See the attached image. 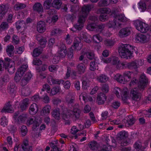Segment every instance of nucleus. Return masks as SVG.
Segmentation results:
<instances>
[{
    "label": "nucleus",
    "mask_w": 151,
    "mask_h": 151,
    "mask_svg": "<svg viewBox=\"0 0 151 151\" xmlns=\"http://www.w3.org/2000/svg\"><path fill=\"white\" fill-rule=\"evenodd\" d=\"M114 91L117 97L121 98L124 102L131 98L134 100L138 101L141 97L140 94L138 92V91L135 88H132L130 93L127 88H124L121 89L118 87H115Z\"/></svg>",
    "instance_id": "nucleus-1"
},
{
    "label": "nucleus",
    "mask_w": 151,
    "mask_h": 151,
    "mask_svg": "<svg viewBox=\"0 0 151 151\" xmlns=\"http://www.w3.org/2000/svg\"><path fill=\"white\" fill-rule=\"evenodd\" d=\"M113 59L115 62L117 61L116 63L114 64L116 65L118 68H127L130 69H136L142 66L144 63V60L142 59L135 60L129 63H123L120 62L118 60V58H114Z\"/></svg>",
    "instance_id": "nucleus-2"
},
{
    "label": "nucleus",
    "mask_w": 151,
    "mask_h": 151,
    "mask_svg": "<svg viewBox=\"0 0 151 151\" xmlns=\"http://www.w3.org/2000/svg\"><path fill=\"white\" fill-rule=\"evenodd\" d=\"M93 7L92 5L84 6L82 8L81 14L79 17L78 23L71 29L73 32L81 29L83 27V23L88 13Z\"/></svg>",
    "instance_id": "nucleus-3"
},
{
    "label": "nucleus",
    "mask_w": 151,
    "mask_h": 151,
    "mask_svg": "<svg viewBox=\"0 0 151 151\" xmlns=\"http://www.w3.org/2000/svg\"><path fill=\"white\" fill-rule=\"evenodd\" d=\"M114 17V22H110L107 26L109 28H115L116 27L120 26L122 24L121 22H124L128 21V19L123 14H116V13H113L112 14Z\"/></svg>",
    "instance_id": "nucleus-4"
},
{
    "label": "nucleus",
    "mask_w": 151,
    "mask_h": 151,
    "mask_svg": "<svg viewBox=\"0 0 151 151\" xmlns=\"http://www.w3.org/2000/svg\"><path fill=\"white\" fill-rule=\"evenodd\" d=\"M147 79L145 75L142 74L140 76L139 81L137 82L135 78H133L130 82L129 86H138L140 90L143 89L147 85Z\"/></svg>",
    "instance_id": "nucleus-5"
},
{
    "label": "nucleus",
    "mask_w": 151,
    "mask_h": 151,
    "mask_svg": "<svg viewBox=\"0 0 151 151\" xmlns=\"http://www.w3.org/2000/svg\"><path fill=\"white\" fill-rule=\"evenodd\" d=\"M5 62L4 65L3 60H0V73L2 71L4 65L5 69H7L10 73H14L15 69L14 62L8 58H5Z\"/></svg>",
    "instance_id": "nucleus-6"
},
{
    "label": "nucleus",
    "mask_w": 151,
    "mask_h": 151,
    "mask_svg": "<svg viewBox=\"0 0 151 151\" xmlns=\"http://www.w3.org/2000/svg\"><path fill=\"white\" fill-rule=\"evenodd\" d=\"M133 75V73L131 72L126 71L124 73L123 76L119 74H117L115 76L114 78L120 83L125 84L131 78Z\"/></svg>",
    "instance_id": "nucleus-7"
},
{
    "label": "nucleus",
    "mask_w": 151,
    "mask_h": 151,
    "mask_svg": "<svg viewBox=\"0 0 151 151\" xmlns=\"http://www.w3.org/2000/svg\"><path fill=\"white\" fill-rule=\"evenodd\" d=\"M133 24L136 29L140 32L144 33L147 32L149 29L148 24L142 20H137L134 21Z\"/></svg>",
    "instance_id": "nucleus-8"
},
{
    "label": "nucleus",
    "mask_w": 151,
    "mask_h": 151,
    "mask_svg": "<svg viewBox=\"0 0 151 151\" xmlns=\"http://www.w3.org/2000/svg\"><path fill=\"white\" fill-rule=\"evenodd\" d=\"M130 46L128 45L122 44L119 47V52L122 58H127L132 55V53L129 50Z\"/></svg>",
    "instance_id": "nucleus-9"
},
{
    "label": "nucleus",
    "mask_w": 151,
    "mask_h": 151,
    "mask_svg": "<svg viewBox=\"0 0 151 151\" xmlns=\"http://www.w3.org/2000/svg\"><path fill=\"white\" fill-rule=\"evenodd\" d=\"M21 63L23 65L19 68L14 77V79L16 82H17L21 79V77L23 75L28 67V65L23 60H20V62H18V64L20 65Z\"/></svg>",
    "instance_id": "nucleus-10"
},
{
    "label": "nucleus",
    "mask_w": 151,
    "mask_h": 151,
    "mask_svg": "<svg viewBox=\"0 0 151 151\" xmlns=\"http://www.w3.org/2000/svg\"><path fill=\"white\" fill-rule=\"evenodd\" d=\"M20 146L19 143H16L14 147V151H32V148L29 147L28 141L27 139L24 140L22 144Z\"/></svg>",
    "instance_id": "nucleus-11"
},
{
    "label": "nucleus",
    "mask_w": 151,
    "mask_h": 151,
    "mask_svg": "<svg viewBox=\"0 0 151 151\" xmlns=\"http://www.w3.org/2000/svg\"><path fill=\"white\" fill-rule=\"evenodd\" d=\"M52 0H46L44 3V6L45 9H49L52 6ZM62 3L58 0H55L52 2V6L57 9L60 8Z\"/></svg>",
    "instance_id": "nucleus-12"
},
{
    "label": "nucleus",
    "mask_w": 151,
    "mask_h": 151,
    "mask_svg": "<svg viewBox=\"0 0 151 151\" xmlns=\"http://www.w3.org/2000/svg\"><path fill=\"white\" fill-rule=\"evenodd\" d=\"M60 50L58 52V56H55L52 62L55 63H57L59 61V59L64 57L66 55V47L64 45L62 46Z\"/></svg>",
    "instance_id": "nucleus-13"
},
{
    "label": "nucleus",
    "mask_w": 151,
    "mask_h": 151,
    "mask_svg": "<svg viewBox=\"0 0 151 151\" xmlns=\"http://www.w3.org/2000/svg\"><path fill=\"white\" fill-rule=\"evenodd\" d=\"M99 12L101 14L100 19L101 21H104L108 18V16L106 14H109L110 11L108 8H103L100 9L99 10Z\"/></svg>",
    "instance_id": "nucleus-14"
},
{
    "label": "nucleus",
    "mask_w": 151,
    "mask_h": 151,
    "mask_svg": "<svg viewBox=\"0 0 151 151\" xmlns=\"http://www.w3.org/2000/svg\"><path fill=\"white\" fill-rule=\"evenodd\" d=\"M149 40V37L141 34L137 35L135 38V41L137 43H145L148 42Z\"/></svg>",
    "instance_id": "nucleus-15"
},
{
    "label": "nucleus",
    "mask_w": 151,
    "mask_h": 151,
    "mask_svg": "<svg viewBox=\"0 0 151 151\" xmlns=\"http://www.w3.org/2000/svg\"><path fill=\"white\" fill-rule=\"evenodd\" d=\"M130 33V28L125 27L122 29L119 32V35L120 37H124L127 36Z\"/></svg>",
    "instance_id": "nucleus-16"
},
{
    "label": "nucleus",
    "mask_w": 151,
    "mask_h": 151,
    "mask_svg": "<svg viewBox=\"0 0 151 151\" xmlns=\"http://www.w3.org/2000/svg\"><path fill=\"white\" fill-rule=\"evenodd\" d=\"M128 135L127 133L124 131L120 132L118 134V136L120 138L123 139L121 142V145L122 146L126 145L128 143L125 140V139Z\"/></svg>",
    "instance_id": "nucleus-17"
},
{
    "label": "nucleus",
    "mask_w": 151,
    "mask_h": 151,
    "mask_svg": "<svg viewBox=\"0 0 151 151\" xmlns=\"http://www.w3.org/2000/svg\"><path fill=\"white\" fill-rule=\"evenodd\" d=\"M82 47V45L80 43V39L77 38L74 41L73 45L72 47V50H78L81 49Z\"/></svg>",
    "instance_id": "nucleus-18"
},
{
    "label": "nucleus",
    "mask_w": 151,
    "mask_h": 151,
    "mask_svg": "<svg viewBox=\"0 0 151 151\" xmlns=\"http://www.w3.org/2000/svg\"><path fill=\"white\" fill-rule=\"evenodd\" d=\"M37 31L40 33L44 32L46 30L45 24L44 22L40 21L38 23L37 25Z\"/></svg>",
    "instance_id": "nucleus-19"
},
{
    "label": "nucleus",
    "mask_w": 151,
    "mask_h": 151,
    "mask_svg": "<svg viewBox=\"0 0 151 151\" xmlns=\"http://www.w3.org/2000/svg\"><path fill=\"white\" fill-rule=\"evenodd\" d=\"M106 100V96L105 94L101 93L98 95L97 101L99 104H104Z\"/></svg>",
    "instance_id": "nucleus-20"
},
{
    "label": "nucleus",
    "mask_w": 151,
    "mask_h": 151,
    "mask_svg": "<svg viewBox=\"0 0 151 151\" xmlns=\"http://www.w3.org/2000/svg\"><path fill=\"white\" fill-rule=\"evenodd\" d=\"M13 111L12 108L10 104V102H8L6 104L1 110L2 112L12 113Z\"/></svg>",
    "instance_id": "nucleus-21"
},
{
    "label": "nucleus",
    "mask_w": 151,
    "mask_h": 151,
    "mask_svg": "<svg viewBox=\"0 0 151 151\" xmlns=\"http://www.w3.org/2000/svg\"><path fill=\"white\" fill-rule=\"evenodd\" d=\"M77 68V73L79 74H82L85 72L86 67L84 64L81 63L78 65Z\"/></svg>",
    "instance_id": "nucleus-22"
},
{
    "label": "nucleus",
    "mask_w": 151,
    "mask_h": 151,
    "mask_svg": "<svg viewBox=\"0 0 151 151\" xmlns=\"http://www.w3.org/2000/svg\"><path fill=\"white\" fill-rule=\"evenodd\" d=\"M80 99L81 100H82L85 102L91 101L93 100L92 97L90 96L88 97L87 94L85 92H83L81 94L80 96Z\"/></svg>",
    "instance_id": "nucleus-23"
},
{
    "label": "nucleus",
    "mask_w": 151,
    "mask_h": 151,
    "mask_svg": "<svg viewBox=\"0 0 151 151\" xmlns=\"http://www.w3.org/2000/svg\"><path fill=\"white\" fill-rule=\"evenodd\" d=\"M38 111V107L35 103L32 104L29 108V112L32 115L35 114Z\"/></svg>",
    "instance_id": "nucleus-24"
},
{
    "label": "nucleus",
    "mask_w": 151,
    "mask_h": 151,
    "mask_svg": "<svg viewBox=\"0 0 151 151\" xmlns=\"http://www.w3.org/2000/svg\"><path fill=\"white\" fill-rule=\"evenodd\" d=\"M104 27V26L103 25L99 26H96L94 23L89 24L87 27V29L91 31H93L95 30L96 28H98V29H101Z\"/></svg>",
    "instance_id": "nucleus-25"
},
{
    "label": "nucleus",
    "mask_w": 151,
    "mask_h": 151,
    "mask_svg": "<svg viewBox=\"0 0 151 151\" xmlns=\"http://www.w3.org/2000/svg\"><path fill=\"white\" fill-rule=\"evenodd\" d=\"M116 58V57H112L111 58H102L101 59V60L102 62L104 63H111V64L114 65V64L116 63L117 62L116 61V62H115L114 61L115 60H114V59H113V58Z\"/></svg>",
    "instance_id": "nucleus-26"
},
{
    "label": "nucleus",
    "mask_w": 151,
    "mask_h": 151,
    "mask_svg": "<svg viewBox=\"0 0 151 151\" xmlns=\"http://www.w3.org/2000/svg\"><path fill=\"white\" fill-rule=\"evenodd\" d=\"M87 56V57L90 59H92L94 58V53L92 52H88L86 54H84V55H82L79 58L80 60H82L84 57Z\"/></svg>",
    "instance_id": "nucleus-27"
},
{
    "label": "nucleus",
    "mask_w": 151,
    "mask_h": 151,
    "mask_svg": "<svg viewBox=\"0 0 151 151\" xmlns=\"http://www.w3.org/2000/svg\"><path fill=\"white\" fill-rule=\"evenodd\" d=\"M97 80L100 82H105L108 80V78L105 75L101 74L98 76Z\"/></svg>",
    "instance_id": "nucleus-28"
},
{
    "label": "nucleus",
    "mask_w": 151,
    "mask_h": 151,
    "mask_svg": "<svg viewBox=\"0 0 151 151\" xmlns=\"http://www.w3.org/2000/svg\"><path fill=\"white\" fill-rule=\"evenodd\" d=\"M29 104V101L28 99H26L24 100L22 102L21 104L20 108L21 109L22 111L25 109L27 108Z\"/></svg>",
    "instance_id": "nucleus-29"
},
{
    "label": "nucleus",
    "mask_w": 151,
    "mask_h": 151,
    "mask_svg": "<svg viewBox=\"0 0 151 151\" xmlns=\"http://www.w3.org/2000/svg\"><path fill=\"white\" fill-rule=\"evenodd\" d=\"M33 123V128L34 129H35V128H37L39 125L38 121L34 122L32 119H28L27 122V125H29Z\"/></svg>",
    "instance_id": "nucleus-30"
},
{
    "label": "nucleus",
    "mask_w": 151,
    "mask_h": 151,
    "mask_svg": "<svg viewBox=\"0 0 151 151\" xmlns=\"http://www.w3.org/2000/svg\"><path fill=\"white\" fill-rule=\"evenodd\" d=\"M118 1V0H102L101 1L102 6H106L110 3L112 4L116 3Z\"/></svg>",
    "instance_id": "nucleus-31"
},
{
    "label": "nucleus",
    "mask_w": 151,
    "mask_h": 151,
    "mask_svg": "<svg viewBox=\"0 0 151 151\" xmlns=\"http://www.w3.org/2000/svg\"><path fill=\"white\" fill-rule=\"evenodd\" d=\"M79 127H80V129H78L77 128L76 126H73L71 129V133L73 134H75L76 132L83 129V126L81 124L79 126Z\"/></svg>",
    "instance_id": "nucleus-32"
},
{
    "label": "nucleus",
    "mask_w": 151,
    "mask_h": 151,
    "mask_svg": "<svg viewBox=\"0 0 151 151\" xmlns=\"http://www.w3.org/2000/svg\"><path fill=\"white\" fill-rule=\"evenodd\" d=\"M33 9L35 11L39 12H42L43 10V8L41 4L39 3H36L33 7Z\"/></svg>",
    "instance_id": "nucleus-33"
},
{
    "label": "nucleus",
    "mask_w": 151,
    "mask_h": 151,
    "mask_svg": "<svg viewBox=\"0 0 151 151\" xmlns=\"http://www.w3.org/2000/svg\"><path fill=\"white\" fill-rule=\"evenodd\" d=\"M82 88L84 89H87L89 85V81L86 78H84L82 80Z\"/></svg>",
    "instance_id": "nucleus-34"
},
{
    "label": "nucleus",
    "mask_w": 151,
    "mask_h": 151,
    "mask_svg": "<svg viewBox=\"0 0 151 151\" xmlns=\"http://www.w3.org/2000/svg\"><path fill=\"white\" fill-rule=\"evenodd\" d=\"M57 140L53 141L51 143L50 145L52 148V149L51 151H60L61 150L58 149L56 146L57 145H56L57 144Z\"/></svg>",
    "instance_id": "nucleus-35"
},
{
    "label": "nucleus",
    "mask_w": 151,
    "mask_h": 151,
    "mask_svg": "<svg viewBox=\"0 0 151 151\" xmlns=\"http://www.w3.org/2000/svg\"><path fill=\"white\" fill-rule=\"evenodd\" d=\"M32 77V74L30 73H28L25 76L24 79L22 80V85H24L27 83V81L30 79Z\"/></svg>",
    "instance_id": "nucleus-36"
},
{
    "label": "nucleus",
    "mask_w": 151,
    "mask_h": 151,
    "mask_svg": "<svg viewBox=\"0 0 151 151\" xmlns=\"http://www.w3.org/2000/svg\"><path fill=\"white\" fill-rule=\"evenodd\" d=\"M138 8L141 12H144L146 9V4L144 2H140L138 4Z\"/></svg>",
    "instance_id": "nucleus-37"
},
{
    "label": "nucleus",
    "mask_w": 151,
    "mask_h": 151,
    "mask_svg": "<svg viewBox=\"0 0 151 151\" xmlns=\"http://www.w3.org/2000/svg\"><path fill=\"white\" fill-rule=\"evenodd\" d=\"M25 25V23L23 21H18L16 22V27L18 30L21 27H24Z\"/></svg>",
    "instance_id": "nucleus-38"
},
{
    "label": "nucleus",
    "mask_w": 151,
    "mask_h": 151,
    "mask_svg": "<svg viewBox=\"0 0 151 151\" xmlns=\"http://www.w3.org/2000/svg\"><path fill=\"white\" fill-rule=\"evenodd\" d=\"M134 147L135 149L138 151H141L143 149V147H142L141 143L139 141L136 142L134 145Z\"/></svg>",
    "instance_id": "nucleus-39"
},
{
    "label": "nucleus",
    "mask_w": 151,
    "mask_h": 151,
    "mask_svg": "<svg viewBox=\"0 0 151 151\" xmlns=\"http://www.w3.org/2000/svg\"><path fill=\"white\" fill-rule=\"evenodd\" d=\"M14 48V47L12 45L7 46L6 51L7 53L9 56H11L12 55Z\"/></svg>",
    "instance_id": "nucleus-40"
},
{
    "label": "nucleus",
    "mask_w": 151,
    "mask_h": 151,
    "mask_svg": "<svg viewBox=\"0 0 151 151\" xmlns=\"http://www.w3.org/2000/svg\"><path fill=\"white\" fill-rule=\"evenodd\" d=\"M8 121L7 119L5 117H3L1 119V125L4 127L7 125Z\"/></svg>",
    "instance_id": "nucleus-41"
},
{
    "label": "nucleus",
    "mask_w": 151,
    "mask_h": 151,
    "mask_svg": "<svg viewBox=\"0 0 151 151\" xmlns=\"http://www.w3.org/2000/svg\"><path fill=\"white\" fill-rule=\"evenodd\" d=\"M25 6V5L24 4L18 3L15 5L14 8L15 10H18L20 9L24 8Z\"/></svg>",
    "instance_id": "nucleus-42"
},
{
    "label": "nucleus",
    "mask_w": 151,
    "mask_h": 151,
    "mask_svg": "<svg viewBox=\"0 0 151 151\" xmlns=\"http://www.w3.org/2000/svg\"><path fill=\"white\" fill-rule=\"evenodd\" d=\"M89 69L91 70H94L98 69V65L95 62H91L90 64Z\"/></svg>",
    "instance_id": "nucleus-43"
},
{
    "label": "nucleus",
    "mask_w": 151,
    "mask_h": 151,
    "mask_svg": "<svg viewBox=\"0 0 151 151\" xmlns=\"http://www.w3.org/2000/svg\"><path fill=\"white\" fill-rule=\"evenodd\" d=\"M41 50L37 48L35 49L33 52L32 56L34 57H36L38 55L41 53Z\"/></svg>",
    "instance_id": "nucleus-44"
},
{
    "label": "nucleus",
    "mask_w": 151,
    "mask_h": 151,
    "mask_svg": "<svg viewBox=\"0 0 151 151\" xmlns=\"http://www.w3.org/2000/svg\"><path fill=\"white\" fill-rule=\"evenodd\" d=\"M50 86L47 84H45L43 86V88L42 89V92L41 93H44V91H46L47 93H50Z\"/></svg>",
    "instance_id": "nucleus-45"
},
{
    "label": "nucleus",
    "mask_w": 151,
    "mask_h": 151,
    "mask_svg": "<svg viewBox=\"0 0 151 151\" xmlns=\"http://www.w3.org/2000/svg\"><path fill=\"white\" fill-rule=\"evenodd\" d=\"M58 19V17L55 15L53 16L52 18H48L47 19V22L49 23H54Z\"/></svg>",
    "instance_id": "nucleus-46"
},
{
    "label": "nucleus",
    "mask_w": 151,
    "mask_h": 151,
    "mask_svg": "<svg viewBox=\"0 0 151 151\" xmlns=\"http://www.w3.org/2000/svg\"><path fill=\"white\" fill-rule=\"evenodd\" d=\"M93 40L95 42L98 43L101 41L102 38L99 35H94L93 37Z\"/></svg>",
    "instance_id": "nucleus-47"
},
{
    "label": "nucleus",
    "mask_w": 151,
    "mask_h": 151,
    "mask_svg": "<svg viewBox=\"0 0 151 151\" xmlns=\"http://www.w3.org/2000/svg\"><path fill=\"white\" fill-rule=\"evenodd\" d=\"M52 116L55 119H59L60 118V114L59 113V110L53 111L52 112Z\"/></svg>",
    "instance_id": "nucleus-48"
},
{
    "label": "nucleus",
    "mask_w": 151,
    "mask_h": 151,
    "mask_svg": "<svg viewBox=\"0 0 151 151\" xmlns=\"http://www.w3.org/2000/svg\"><path fill=\"white\" fill-rule=\"evenodd\" d=\"M8 24L6 22H4L2 23L0 26V31H2L5 30L8 28Z\"/></svg>",
    "instance_id": "nucleus-49"
},
{
    "label": "nucleus",
    "mask_w": 151,
    "mask_h": 151,
    "mask_svg": "<svg viewBox=\"0 0 151 151\" xmlns=\"http://www.w3.org/2000/svg\"><path fill=\"white\" fill-rule=\"evenodd\" d=\"M80 112V110L78 109L75 108L74 109L73 111L72 112V114L73 115V116H74L76 118H78L79 116Z\"/></svg>",
    "instance_id": "nucleus-50"
},
{
    "label": "nucleus",
    "mask_w": 151,
    "mask_h": 151,
    "mask_svg": "<svg viewBox=\"0 0 151 151\" xmlns=\"http://www.w3.org/2000/svg\"><path fill=\"white\" fill-rule=\"evenodd\" d=\"M26 119V115L25 114H22L19 116L18 118V121L19 122L22 123L24 122Z\"/></svg>",
    "instance_id": "nucleus-51"
},
{
    "label": "nucleus",
    "mask_w": 151,
    "mask_h": 151,
    "mask_svg": "<svg viewBox=\"0 0 151 151\" xmlns=\"http://www.w3.org/2000/svg\"><path fill=\"white\" fill-rule=\"evenodd\" d=\"M27 128L26 126H23L21 129V132L22 135L25 136L27 134Z\"/></svg>",
    "instance_id": "nucleus-52"
},
{
    "label": "nucleus",
    "mask_w": 151,
    "mask_h": 151,
    "mask_svg": "<svg viewBox=\"0 0 151 151\" xmlns=\"http://www.w3.org/2000/svg\"><path fill=\"white\" fill-rule=\"evenodd\" d=\"M62 32V31L58 29H54L52 30L51 34L52 35H57Z\"/></svg>",
    "instance_id": "nucleus-53"
},
{
    "label": "nucleus",
    "mask_w": 151,
    "mask_h": 151,
    "mask_svg": "<svg viewBox=\"0 0 151 151\" xmlns=\"http://www.w3.org/2000/svg\"><path fill=\"white\" fill-rule=\"evenodd\" d=\"M59 88L58 87L52 88L51 89L50 95L51 96L55 95L59 92Z\"/></svg>",
    "instance_id": "nucleus-54"
},
{
    "label": "nucleus",
    "mask_w": 151,
    "mask_h": 151,
    "mask_svg": "<svg viewBox=\"0 0 151 151\" xmlns=\"http://www.w3.org/2000/svg\"><path fill=\"white\" fill-rule=\"evenodd\" d=\"M51 107L50 106H47L45 107L42 110L44 113L46 114L49 113L50 111Z\"/></svg>",
    "instance_id": "nucleus-55"
},
{
    "label": "nucleus",
    "mask_w": 151,
    "mask_h": 151,
    "mask_svg": "<svg viewBox=\"0 0 151 151\" xmlns=\"http://www.w3.org/2000/svg\"><path fill=\"white\" fill-rule=\"evenodd\" d=\"M97 144L95 141L91 142L90 143L89 147L92 150H94L97 148Z\"/></svg>",
    "instance_id": "nucleus-56"
},
{
    "label": "nucleus",
    "mask_w": 151,
    "mask_h": 151,
    "mask_svg": "<svg viewBox=\"0 0 151 151\" xmlns=\"http://www.w3.org/2000/svg\"><path fill=\"white\" fill-rule=\"evenodd\" d=\"M24 47L23 46L17 47L16 49L17 53L21 54L24 52Z\"/></svg>",
    "instance_id": "nucleus-57"
},
{
    "label": "nucleus",
    "mask_w": 151,
    "mask_h": 151,
    "mask_svg": "<svg viewBox=\"0 0 151 151\" xmlns=\"http://www.w3.org/2000/svg\"><path fill=\"white\" fill-rule=\"evenodd\" d=\"M52 82L53 84H62L63 81L62 80H59V79H51Z\"/></svg>",
    "instance_id": "nucleus-58"
},
{
    "label": "nucleus",
    "mask_w": 151,
    "mask_h": 151,
    "mask_svg": "<svg viewBox=\"0 0 151 151\" xmlns=\"http://www.w3.org/2000/svg\"><path fill=\"white\" fill-rule=\"evenodd\" d=\"M105 45L107 46H112L114 44V42L110 40H106L104 41Z\"/></svg>",
    "instance_id": "nucleus-59"
},
{
    "label": "nucleus",
    "mask_w": 151,
    "mask_h": 151,
    "mask_svg": "<svg viewBox=\"0 0 151 151\" xmlns=\"http://www.w3.org/2000/svg\"><path fill=\"white\" fill-rule=\"evenodd\" d=\"M6 9L5 6L4 5H0V17H2Z\"/></svg>",
    "instance_id": "nucleus-60"
},
{
    "label": "nucleus",
    "mask_w": 151,
    "mask_h": 151,
    "mask_svg": "<svg viewBox=\"0 0 151 151\" xmlns=\"http://www.w3.org/2000/svg\"><path fill=\"white\" fill-rule=\"evenodd\" d=\"M120 105V103L116 101H114L112 104V106L114 108H118Z\"/></svg>",
    "instance_id": "nucleus-61"
},
{
    "label": "nucleus",
    "mask_w": 151,
    "mask_h": 151,
    "mask_svg": "<svg viewBox=\"0 0 151 151\" xmlns=\"http://www.w3.org/2000/svg\"><path fill=\"white\" fill-rule=\"evenodd\" d=\"M38 40L40 41V45L42 46V47H44L43 45H45L46 44L47 41L46 40L45 38H42L40 40H39V39H37Z\"/></svg>",
    "instance_id": "nucleus-62"
},
{
    "label": "nucleus",
    "mask_w": 151,
    "mask_h": 151,
    "mask_svg": "<svg viewBox=\"0 0 151 151\" xmlns=\"http://www.w3.org/2000/svg\"><path fill=\"white\" fill-rule=\"evenodd\" d=\"M7 141L9 146L12 147L13 143L12 137H8L7 138Z\"/></svg>",
    "instance_id": "nucleus-63"
},
{
    "label": "nucleus",
    "mask_w": 151,
    "mask_h": 151,
    "mask_svg": "<svg viewBox=\"0 0 151 151\" xmlns=\"http://www.w3.org/2000/svg\"><path fill=\"white\" fill-rule=\"evenodd\" d=\"M58 67L56 65H52L49 67V69L50 71L53 72L57 69Z\"/></svg>",
    "instance_id": "nucleus-64"
}]
</instances>
